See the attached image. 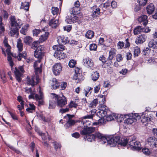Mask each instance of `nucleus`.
I'll return each instance as SVG.
<instances>
[{
    "label": "nucleus",
    "instance_id": "34",
    "mask_svg": "<svg viewBox=\"0 0 157 157\" xmlns=\"http://www.w3.org/2000/svg\"><path fill=\"white\" fill-rule=\"evenodd\" d=\"M35 130H36V132L39 133V135L41 136L43 140H46L47 138V136H48V140H50V137L48 136V135L47 132H46L45 133H43L41 132L39 130H37L36 129V128H35Z\"/></svg>",
    "mask_w": 157,
    "mask_h": 157
},
{
    "label": "nucleus",
    "instance_id": "30",
    "mask_svg": "<svg viewBox=\"0 0 157 157\" xmlns=\"http://www.w3.org/2000/svg\"><path fill=\"white\" fill-rule=\"evenodd\" d=\"M136 122V119H135V117L132 116V117H129L125 120L124 121L125 123L127 124H131L133 122Z\"/></svg>",
    "mask_w": 157,
    "mask_h": 157
},
{
    "label": "nucleus",
    "instance_id": "40",
    "mask_svg": "<svg viewBox=\"0 0 157 157\" xmlns=\"http://www.w3.org/2000/svg\"><path fill=\"white\" fill-rule=\"evenodd\" d=\"M48 34L49 33L48 32H45L44 34L41 35L39 38V40L40 42H42L47 40Z\"/></svg>",
    "mask_w": 157,
    "mask_h": 157
},
{
    "label": "nucleus",
    "instance_id": "11",
    "mask_svg": "<svg viewBox=\"0 0 157 157\" xmlns=\"http://www.w3.org/2000/svg\"><path fill=\"white\" fill-rule=\"evenodd\" d=\"M80 68L78 67L75 68V74L73 76V79L76 80L77 82H79L83 80V77L81 73H80Z\"/></svg>",
    "mask_w": 157,
    "mask_h": 157
},
{
    "label": "nucleus",
    "instance_id": "57",
    "mask_svg": "<svg viewBox=\"0 0 157 157\" xmlns=\"http://www.w3.org/2000/svg\"><path fill=\"white\" fill-rule=\"evenodd\" d=\"M142 151L144 154L146 155H148L150 154V151L147 148H144L142 150Z\"/></svg>",
    "mask_w": 157,
    "mask_h": 157
},
{
    "label": "nucleus",
    "instance_id": "15",
    "mask_svg": "<svg viewBox=\"0 0 157 157\" xmlns=\"http://www.w3.org/2000/svg\"><path fill=\"white\" fill-rule=\"evenodd\" d=\"M93 117V115H90L85 116L81 118V123L84 125V127H89L91 123L90 121L86 119H92Z\"/></svg>",
    "mask_w": 157,
    "mask_h": 157
},
{
    "label": "nucleus",
    "instance_id": "48",
    "mask_svg": "<svg viewBox=\"0 0 157 157\" xmlns=\"http://www.w3.org/2000/svg\"><path fill=\"white\" fill-rule=\"evenodd\" d=\"M151 49L148 47L144 48L142 51L143 54L145 56L148 55L151 51Z\"/></svg>",
    "mask_w": 157,
    "mask_h": 157
},
{
    "label": "nucleus",
    "instance_id": "9",
    "mask_svg": "<svg viewBox=\"0 0 157 157\" xmlns=\"http://www.w3.org/2000/svg\"><path fill=\"white\" fill-rule=\"evenodd\" d=\"M24 72L23 67L22 66H19L18 68L15 67L14 72L16 79L18 82L21 81V77L22 75V73Z\"/></svg>",
    "mask_w": 157,
    "mask_h": 157
},
{
    "label": "nucleus",
    "instance_id": "38",
    "mask_svg": "<svg viewBox=\"0 0 157 157\" xmlns=\"http://www.w3.org/2000/svg\"><path fill=\"white\" fill-rule=\"evenodd\" d=\"M148 45L149 48L157 49V41L151 40L149 42Z\"/></svg>",
    "mask_w": 157,
    "mask_h": 157
},
{
    "label": "nucleus",
    "instance_id": "17",
    "mask_svg": "<svg viewBox=\"0 0 157 157\" xmlns=\"http://www.w3.org/2000/svg\"><path fill=\"white\" fill-rule=\"evenodd\" d=\"M62 67L59 63L55 64L53 68V71L54 74L56 75H59L61 71Z\"/></svg>",
    "mask_w": 157,
    "mask_h": 157
},
{
    "label": "nucleus",
    "instance_id": "61",
    "mask_svg": "<svg viewBox=\"0 0 157 157\" xmlns=\"http://www.w3.org/2000/svg\"><path fill=\"white\" fill-rule=\"evenodd\" d=\"M116 59L117 62H120L122 60V56L121 54H118L116 56Z\"/></svg>",
    "mask_w": 157,
    "mask_h": 157
},
{
    "label": "nucleus",
    "instance_id": "59",
    "mask_svg": "<svg viewBox=\"0 0 157 157\" xmlns=\"http://www.w3.org/2000/svg\"><path fill=\"white\" fill-rule=\"evenodd\" d=\"M27 27L28 26H25L24 27H23L22 28L20 31V32L22 34L24 35H26V32L27 31Z\"/></svg>",
    "mask_w": 157,
    "mask_h": 157
},
{
    "label": "nucleus",
    "instance_id": "64",
    "mask_svg": "<svg viewBox=\"0 0 157 157\" xmlns=\"http://www.w3.org/2000/svg\"><path fill=\"white\" fill-rule=\"evenodd\" d=\"M40 117L41 118L40 119L42 120L44 122H48L50 121V119L48 118H46L44 117L43 115H40Z\"/></svg>",
    "mask_w": 157,
    "mask_h": 157
},
{
    "label": "nucleus",
    "instance_id": "4",
    "mask_svg": "<svg viewBox=\"0 0 157 157\" xmlns=\"http://www.w3.org/2000/svg\"><path fill=\"white\" fill-rule=\"evenodd\" d=\"M133 116L135 117L136 119V121L139 120L140 118L142 122L145 125H146L148 123L153 119V116L152 114L148 113H147L145 112L142 114L141 117L137 113L134 114Z\"/></svg>",
    "mask_w": 157,
    "mask_h": 157
},
{
    "label": "nucleus",
    "instance_id": "54",
    "mask_svg": "<svg viewBox=\"0 0 157 157\" xmlns=\"http://www.w3.org/2000/svg\"><path fill=\"white\" fill-rule=\"evenodd\" d=\"M30 107L26 109V111L29 113H31V111L35 110V107L34 105L30 104L29 105Z\"/></svg>",
    "mask_w": 157,
    "mask_h": 157
},
{
    "label": "nucleus",
    "instance_id": "49",
    "mask_svg": "<svg viewBox=\"0 0 157 157\" xmlns=\"http://www.w3.org/2000/svg\"><path fill=\"white\" fill-rule=\"evenodd\" d=\"M40 44V42L38 41H34L31 46L32 48L35 49Z\"/></svg>",
    "mask_w": 157,
    "mask_h": 157
},
{
    "label": "nucleus",
    "instance_id": "55",
    "mask_svg": "<svg viewBox=\"0 0 157 157\" xmlns=\"http://www.w3.org/2000/svg\"><path fill=\"white\" fill-rule=\"evenodd\" d=\"M76 63V62L75 60L72 59L69 61L68 65L70 67H73L75 66Z\"/></svg>",
    "mask_w": 157,
    "mask_h": 157
},
{
    "label": "nucleus",
    "instance_id": "51",
    "mask_svg": "<svg viewBox=\"0 0 157 157\" xmlns=\"http://www.w3.org/2000/svg\"><path fill=\"white\" fill-rule=\"evenodd\" d=\"M1 78L3 83H5L6 81V78L5 73L4 71H2L0 75Z\"/></svg>",
    "mask_w": 157,
    "mask_h": 157
},
{
    "label": "nucleus",
    "instance_id": "5",
    "mask_svg": "<svg viewBox=\"0 0 157 157\" xmlns=\"http://www.w3.org/2000/svg\"><path fill=\"white\" fill-rule=\"evenodd\" d=\"M70 15H68L66 19L68 24H71L76 22L80 20L79 15L78 14L77 11H75V8H71L70 10Z\"/></svg>",
    "mask_w": 157,
    "mask_h": 157
},
{
    "label": "nucleus",
    "instance_id": "10",
    "mask_svg": "<svg viewBox=\"0 0 157 157\" xmlns=\"http://www.w3.org/2000/svg\"><path fill=\"white\" fill-rule=\"evenodd\" d=\"M11 21V25L12 27L18 28L19 29L22 25V23L19 19H16L14 16H12L10 18Z\"/></svg>",
    "mask_w": 157,
    "mask_h": 157
},
{
    "label": "nucleus",
    "instance_id": "18",
    "mask_svg": "<svg viewBox=\"0 0 157 157\" xmlns=\"http://www.w3.org/2000/svg\"><path fill=\"white\" fill-rule=\"evenodd\" d=\"M83 62L84 65L88 68L92 67L94 65L93 60L89 57L83 59Z\"/></svg>",
    "mask_w": 157,
    "mask_h": 157
},
{
    "label": "nucleus",
    "instance_id": "3",
    "mask_svg": "<svg viewBox=\"0 0 157 157\" xmlns=\"http://www.w3.org/2000/svg\"><path fill=\"white\" fill-rule=\"evenodd\" d=\"M52 48L56 51L54 55L55 57L60 60L62 59H63L66 57V54L63 51L65 49L64 46L62 45H54Z\"/></svg>",
    "mask_w": 157,
    "mask_h": 157
},
{
    "label": "nucleus",
    "instance_id": "44",
    "mask_svg": "<svg viewBox=\"0 0 157 157\" xmlns=\"http://www.w3.org/2000/svg\"><path fill=\"white\" fill-rule=\"evenodd\" d=\"M134 55L135 57L137 56L140 52V49L138 47H136L133 49Z\"/></svg>",
    "mask_w": 157,
    "mask_h": 157
},
{
    "label": "nucleus",
    "instance_id": "36",
    "mask_svg": "<svg viewBox=\"0 0 157 157\" xmlns=\"http://www.w3.org/2000/svg\"><path fill=\"white\" fill-rule=\"evenodd\" d=\"M143 31V28L142 26H138L134 29V33L135 35H137Z\"/></svg>",
    "mask_w": 157,
    "mask_h": 157
},
{
    "label": "nucleus",
    "instance_id": "24",
    "mask_svg": "<svg viewBox=\"0 0 157 157\" xmlns=\"http://www.w3.org/2000/svg\"><path fill=\"white\" fill-rule=\"evenodd\" d=\"M52 98L49 100L48 108L50 109H54L56 107V101L55 100V97L53 95H52Z\"/></svg>",
    "mask_w": 157,
    "mask_h": 157
},
{
    "label": "nucleus",
    "instance_id": "41",
    "mask_svg": "<svg viewBox=\"0 0 157 157\" xmlns=\"http://www.w3.org/2000/svg\"><path fill=\"white\" fill-rule=\"evenodd\" d=\"M94 33L91 30L88 31L85 34V36L88 39H91L94 36Z\"/></svg>",
    "mask_w": 157,
    "mask_h": 157
},
{
    "label": "nucleus",
    "instance_id": "21",
    "mask_svg": "<svg viewBox=\"0 0 157 157\" xmlns=\"http://www.w3.org/2000/svg\"><path fill=\"white\" fill-rule=\"evenodd\" d=\"M36 77L33 76L30 78L29 76L27 77V83L28 85H31L32 87H34L35 85H36L38 83L36 84Z\"/></svg>",
    "mask_w": 157,
    "mask_h": 157
},
{
    "label": "nucleus",
    "instance_id": "63",
    "mask_svg": "<svg viewBox=\"0 0 157 157\" xmlns=\"http://www.w3.org/2000/svg\"><path fill=\"white\" fill-rule=\"evenodd\" d=\"M53 143L54 144V148L56 149L60 148L61 146L59 143L55 142H53Z\"/></svg>",
    "mask_w": 157,
    "mask_h": 157
},
{
    "label": "nucleus",
    "instance_id": "14",
    "mask_svg": "<svg viewBox=\"0 0 157 157\" xmlns=\"http://www.w3.org/2000/svg\"><path fill=\"white\" fill-rule=\"evenodd\" d=\"M95 128L93 127H84L83 130L80 131V134L82 135H88L94 132Z\"/></svg>",
    "mask_w": 157,
    "mask_h": 157
},
{
    "label": "nucleus",
    "instance_id": "20",
    "mask_svg": "<svg viewBox=\"0 0 157 157\" xmlns=\"http://www.w3.org/2000/svg\"><path fill=\"white\" fill-rule=\"evenodd\" d=\"M9 35L12 37L17 38L19 34L18 28L12 27L10 28V31L9 33Z\"/></svg>",
    "mask_w": 157,
    "mask_h": 157
},
{
    "label": "nucleus",
    "instance_id": "37",
    "mask_svg": "<svg viewBox=\"0 0 157 157\" xmlns=\"http://www.w3.org/2000/svg\"><path fill=\"white\" fill-rule=\"evenodd\" d=\"M99 73L96 71H93L91 75V78L94 81H96L99 78Z\"/></svg>",
    "mask_w": 157,
    "mask_h": 157
},
{
    "label": "nucleus",
    "instance_id": "35",
    "mask_svg": "<svg viewBox=\"0 0 157 157\" xmlns=\"http://www.w3.org/2000/svg\"><path fill=\"white\" fill-rule=\"evenodd\" d=\"M23 44L22 43L21 40L20 39L17 40V47L19 52H21L23 49Z\"/></svg>",
    "mask_w": 157,
    "mask_h": 157
},
{
    "label": "nucleus",
    "instance_id": "43",
    "mask_svg": "<svg viewBox=\"0 0 157 157\" xmlns=\"http://www.w3.org/2000/svg\"><path fill=\"white\" fill-rule=\"evenodd\" d=\"M156 139V138L154 137H150L148 139L147 142L149 145L153 146L155 143Z\"/></svg>",
    "mask_w": 157,
    "mask_h": 157
},
{
    "label": "nucleus",
    "instance_id": "1",
    "mask_svg": "<svg viewBox=\"0 0 157 157\" xmlns=\"http://www.w3.org/2000/svg\"><path fill=\"white\" fill-rule=\"evenodd\" d=\"M94 136L95 137L100 139L102 143L105 144L107 142L108 145L111 147H114L119 142V138L117 136H110L107 137L99 132H96Z\"/></svg>",
    "mask_w": 157,
    "mask_h": 157
},
{
    "label": "nucleus",
    "instance_id": "50",
    "mask_svg": "<svg viewBox=\"0 0 157 157\" xmlns=\"http://www.w3.org/2000/svg\"><path fill=\"white\" fill-rule=\"evenodd\" d=\"M124 116L121 114H118L116 117L117 122H121L124 119Z\"/></svg>",
    "mask_w": 157,
    "mask_h": 157
},
{
    "label": "nucleus",
    "instance_id": "53",
    "mask_svg": "<svg viewBox=\"0 0 157 157\" xmlns=\"http://www.w3.org/2000/svg\"><path fill=\"white\" fill-rule=\"evenodd\" d=\"M97 45L94 44H91L90 45V51H96L97 49Z\"/></svg>",
    "mask_w": 157,
    "mask_h": 157
},
{
    "label": "nucleus",
    "instance_id": "2",
    "mask_svg": "<svg viewBox=\"0 0 157 157\" xmlns=\"http://www.w3.org/2000/svg\"><path fill=\"white\" fill-rule=\"evenodd\" d=\"M118 137L120 139V138ZM119 141V143H117L115 145L120 143V139ZM128 143L132 150H139L141 149V145L139 141L136 140V138L134 137H131L128 140L124 139L121 140V145L123 146H126Z\"/></svg>",
    "mask_w": 157,
    "mask_h": 157
},
{
    "label": "nucleus",
    "instance_id": "6",
    "mask_svg": "<svg viewBox=\"0 0 157 157\" xmlns=\"http://www.w3.org/2000/svg\"><path fill=\"white\" fill-rule=\"evenodd\" d=\"M40 63V61H35L34 64V67L35 68V76L36 79V83H38L39 82L40 78L39 76V74L42 71V64H41L39 67H38V64Z\"/></svg>",
    "mask_w": 157,
    "mask_h": 157
},
{
    "label": "nucleus",
    "instance_id": "42",
    "mask_svg": "<svg viewBox=\"0 0 157 157\" xmlns=\"http://www.w3.org/2000/svg\"><path fill=\"white\" fill-rule=\"evenodd\" d=\"M21 8L24 9L28 11L29 9V3L28 2H25L21 3Z\"/></svg>",
    "mask_w": 157,
    "mask_h": 157
},
{
    "label": "nucleus",
    "instance_id": "52",
    "mask_svg": "<svg viewBox=\"0 0 157 157\" xmlns=\"http://www.w3.org/2000/svg\"><path fill=\"white\" fill-rule=\"evenodd\" d=\"M5 30L4 24L2 23L0 24V36L3 35Z\"/></svg>",
    "mask_w": 157,
    "mask_h": 157
},
{
    "label": "nucleus",
    "instance_id": "26",
    "mask_svg": "<svg viewBox=\"0 0 157 157\" xmlns=\"http://www.w3.org/2000/svg\"><path fill=\"white\" fill-rule=\"evenodd\" d=\"M73 115H71L69 114H67V116L65 117H67L68 118V120L67 123L66 124V125L67 126L68 125H69V126L74 125L75 123V121L71 119L74 117Z\"/></svg>",
    "mask_w": 157,
    "mask_h": 157
},
{
    "label": "nucleus",
    "instance_id": "7",
    "mask_svg": "<svg viewBox=\"0 0 157 157\" xmlns=\"http://www.w3.org/2000/svg\"><path fill=\"white\" fill-rule=\"evenodd\" d=\"M51 95H53L55 97V100L57 101V106L62 107L67 104V100L66 97L63 95L61 97H59L58 95L54 93H52Z\"/></svg>",
    "mask_w": 157,
    "mask_h": 157
},
{
    "label": "nucleus",
    "instance_id": "60",
    "mask_svg": "<svg viewBox=\"0 0 157 157\" xmlns=\"http://www.w3.org/2000/svg\"><path fill=\"white\" fill-rule=\"evenodd\" d=\"M41 31L40 29H35L33 30V34L34 36H37L40 33Z\"/></svg>",
    "mask_w": 157,
    "mask_h": 157
},
{
    "label": "nucleus",
    "instance_id": "16",
    "mask_svg": "<svg viewBox=\"0 0 157 157\" xmlns=\"http://www.w3.org/2000/svg\"><path fill=\"white\" fill-rule=\"evenodd\" d=\"M39 93L40 94L39 96L38 94H35V99L37 101H38V106H40L43 105L44 102L43 100L44 96L43 93L41 90V89H39Z\"/></svg>",
    "mask_w": 157,
    "mask_h": 157
},
{
    "label": "nucleus",
    "instance_id": "62",
    "mask_svg": "<svg viewBox=\"0 0 157 157\" xmlns=\"http://www.w3.org/2000/svg\"><path fill=\"white\" fill-rule=\"evenodd\" d=\"M10 148L12 149L13 151H15L16 153L18 154H21V152L20 151L18 150L17 149L15 148L14 147L12 146H10L9 147Z\"/></svg>",
    "mask_w": 157,
    "mask_h": 157
},
{
    "label": "nucleus",
    "instance_id": "23",
    "mask_svg": "<svg viewBox=\"0 0 157 157\" xmlns=\"http://www.w3.org/2000/svg\"><path fill=\"white\" fill-rule=\"evenodd\" d=\"M92 9L93 11L91 14L92 17L94 18L98 16L100 13V8L96 6H94L93 7Z\"/></svg>",
    "mask_w": 157,
    "mask_h": 157
},
{
    "label": "nucleus",
    "instance_id": "27",
    "mask_svg": "<svg viewBox=\"0 0 157 157\" xmlns=\"http://www.w3.org/2000/svg\"><path fill=\"white\" fill-rule=\"evenodd\" d=\"M101 98L98 97L97 98L94 99L90 104V107L92 108L95 107L98 103H100Z\"/></svg>",
    "mask_w": 157,
    "mask_h": 157
},
{
    "label": "nucleus",
    "instance_id": "31",
    "mask_svg": "<svg viewBox=\"0 0 157 157\" xmlns=\"http://www.w3.org/2000/svg\"><path fill=\"white\" fill-rule=\"evenodd\" d=\"M116 115L114 114H110L109 113L107 114L104 120H106L107 121H110L114 120L116 118Z\"/></svg>",
    "mask_w": 157,
    "mask_h": 157
},
{
    "label": "nucleus",
    "instance_id": "19",
    "mask_svg": "<svg viewBox=\"0 0 157 157\" xmlns=\"http://www.w3.org/2000/svg\"><path fill=\"white\" fill-rule=\"evenodd\" d=\"M57 42L59 45L65 44L69 41L68 40V38L67 37H65L64 36H58L57 37Z\"/></svg>",
    "mask_w": 157,
    "mask_h": 157
},
{
    "label": "nucleus",
    "instance_id": "22",
    "mask_svg": "<svg viewBox=\"0 0 157 157\" xmlns=\"http://www.w3.org/2000/svg\"><path fill=\"white\" fill-rule=\"evenodd\" d=\"M146 38L147 36L145 34L140 35L136 38L135 43L137 44H142L145 41Z\"/></svg>",
    "mask_w": 157,
    "mask_h": 157
},
{
    "label": "nucleus",
    "instance_id": "45",
    "mask_svg": "<svg viewBox=\"0 0 157 157\" xmlns=\"http://www.w3.org/2000/svg\"><path fill=\"white\" fill-rule=\"evenodd\" d=\"M78 99H76L75 101H71L69 104V107L70 108L74 107V108H76L78 105V103L76 102L78 101Z\"/></svg>",
    "mask_w": 157,
    "mask_h": 157
},
{
    "label": "nucleus",
    "instance_id": "47",
    "mask_svg": "<svg viewBox=\"0 0 157 157\" xmlns=\"http://www.w3.org/2000/svg\"><path fill=\"white\" fill-rule=\"evenodd\" d=\"M80 3L78 1H77L75 2L74 4L75 7H73L72 8H75V11H80L81 10L80 8L79 7L80 6Z\"/></svg>",
    "mask_w": 157,
    "mask_h": 157
},
{
    "label": "nucleus",
    "instance_id": "25",
    "mask_svg": "<svg viewBox=\"0 0 157 157\" xmlns=\"http://www.w3.org/2000/svg\"><path fill=\"white\" fill-rule=\"evenodd\" d=\"M147 16L144 15H142L138 19V21L144 25H146L148 22Z\"/></svg>",
    "mask_w": 157,
    "mask_h": 157
},
{
    "label": "nucleus",
    "instance_id": "12",
    "mask_svg": "<svg viewBox=\"0 0 157 157\" xmlns=\"http://www.w3.org/2000/svg\"><path fill=\"white\" fill-rule=\"evenodd\" d=\"M51 85L53 88H57L60 85L61 88H65L67 87V83L66 82H63L60 85L56 78H53L52 81Z\"/></svg>",
    "mask_w": 157,
    "mask_h": 157
},
{
    "label": "nucleus",
    "instance_id": "28",
    "mask_svg": "<svg viewBox=\"0 0 157 157\" xmlns=\"http://www.w3.org/2000/svg\"><path fill=\"white\" fill-rule=\"evenodd\" d=\"M59 21L58 20H54V19H52L49 22V25L53 28H56L59 25Z\"/></svg>",
    "mask_w": 157,
    "mask_h": 157
},
{
    "label": "nucleus",
    "instance_id": "13",
    "mask_svg": "<svg viewBox=\"0 0 157 157\" xmlns=\"http://www.w3.org/2000/svg\"><path fill=\"white\" fill-rule=\"evenodd\" d=\"M5 46L7 48L6 49V51L8 55L7 60L9 62L10 66L12 68L13 65V63L12 60V58L11 56H13V54L10 52V47L8 43L6 44Z\"/></svg>",
    "mask_w": 157,
    "mask_h": 157
},
{
    "label": "nucleus",
    "instance_id": "32",
    "mask_svg": "<svg viewBox=\"0 0 157 157\" xmlns=\"http://www.w3.org/2000/svg\"><path fill=\"white\" fill-rule=\"evenodd\" d=\"M116 50L114 49H112L109 53V56L108 59L109 60H111L113 58L114 56L116 54Z\"/></svg>",
    "mask_w": 157,
    "mask_h": 157
},
{
    "label": "nucleus",
    "instance_id": "58",
    "mask_svg": "<svg viewBox=\"0 0 157 157\" xmlns=\"http://www.w3.org/2000/svg\"><path fill=\"white\" fill-rule=\"evenodd\" d=\"M147 2V0H138V2L139 5L140 6H144L145 5Z\"/></svg>",
    "mask_w": 157,
    "mask_h": 157
},
{
    "label": "nucleus",
    "instance_id": "39",
    "mask_svg": "<svg viewBox=\"0 0 157 157\" xmlns=\"http://www.w3.org/2000/svg\"><path fill=\"white\" fill-rule=\"evenodd\" d=\"M95 136L93 134L89 135L86 136L85 140H87L89 142H92L94 141L95 139Z\"/></svg>",
    "mask_w": 157,
    "mask_h": 157
},
{
    "label": "nucleus",
    "instance_id": "8",
    "mask_svg": "<svg viewBox=\"0 0 157 157\" xmlns=\"http://www.w3.org/2000/svg\"><path fill=\"white\" fill-rule=\"evenodd\" d=\"M105 107L106 106L104 105L99 106V109L97 113L98 116L100 118H103L104 120L107 114L109 113V111Z\"/></svg>",
    "mask_w": 157,
    "mask_h": 157
},
{
    "label": "nucleus",
    "instance_id": "56",
    "mask_svg": "<svg viewBox=\"0 0 157 157\" xmlns=\"http://www.w3.org/2000/svg\"><path fill=\"white\" fill-rule=\"evenodd\" d=\"M59 9L57 7H52V12L54 15L57 14L59 11Z\"/></svg>",
    "mask_w": 157,
    "mask_h": 157
},
{
    "label": "nucleus",
    "instance_id": "33",
    "mask_svg": "<svg viewBox=\"0 0 157 157\" xmlns=\"http://www.w3.org/2000/svg\"><path fill=\"white\" fill-rule=\"evenodd\" d=\"M33 41L32 38L29 36H27L24 38V42L26 45H30Z\"/></svg>",
    "mask_w": 157,
    "mask_h": 157
},
{
    "label": "nucleus",
    "instance_id": "29",
    "mask_svg": "<svg viewBox=\"0 0 157 157\" xmlns=\"http://www.w3.org/2000/svg\"><path fill=\"white\" fill-rule=\"evenodd\" d=\"M155 10V7L152 3L150 4L147 7V12L148 14H151Z\"/></svg>",
    "mask_w": 157,
    "mask_h": 157
},
{
    "label": "nucleus",
    "instance_id": "46",
    "mask_svg": "<svg viewBox=\"0 0 157 157\" xmlns=\"http://www.w3.org/2000/svg\"><path fill=\"white\" fill-rule=\"evenodd\" d=\"M43 55V54L41 52L35 50L34 53V56L36 58L39 59H41L42 58Z\"/></svg>",
    "mask_w": 157,
    "mask_h": 157
}]
</instances>
